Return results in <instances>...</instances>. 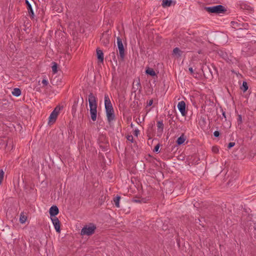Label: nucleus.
Returning <instances> with one entry per match:
<instances>
[{"mask_svg": "<svg viewBox=\"0 0 256 256\" xmlns=\"http://www.w3.org/2000/svg\"><path fill=\"white\" fill-rule=\"evenodd\" d=\"M152 103H153V100H151L149 101L148 103V106H150L151 105H152Z\"/></svg>", "mask_w": 256, "mask_h": 256, "instance_id": "c9c22d12", "label": "nucleus"}, {"mask_svg": "<svg viewBox=\"0 0 256 256\" xmlns=\"http://www.w3.org/2000/svg\"><path fill=\"white\" fill-rule=\"evenodd\" d=\"M186 140V136L182 134L177 140L176 142L178 145L182 144Z\"/></svg>", "mask_w": 256, "mask_h": 256, "instance_id": "ddd939ff", "label": "nucleus"}, {"mask_svg": "<svg viewBox=\"0 0 256 256\" xmlns=\"http://www.w3.org/2000/svg\"><path fill=\"white\" fill-rule=\"evenodd\" d=\"M88 102L91 118L93 121H95L97 116V104L96 98L92 93L88 95Z\"/></svg>", "mask_w": 256, "mask_h": 256, "instance_id": "f257e3e1", "label": "nucleus"}, {"mask_svg": "<svg viewBox=\"0 0 256 256\" xmlns=\"http://www.w3.org/2000/svg\"><path fill=\"white\" fill-rule=\"evenodd\" d=\"M235 145V143L232 142H230L228 145V148H231L233 147Z\"/></svg>", "mask_w": 256, "mask_h": 256, "instance_id": "7c9ffc66", "label": "nucleus"}, {"mask_svg": "<svg viewBox=\"0 0 256 256\" xmlns=\"http://www.w3.org/2000/svg\"><path fill=\"white\" fill-rule=\"evenodd\" d=\"M120 196H117L114 199V204L117 208H120Z\"/></svg>", "mask_w": 256, "mask_h": 256, "instance_id": "412c9836", "label": "nucleus"}, {"mask_svg": "<svg viewBox=\"0 0 256 256\" xmlns=\"http://www.w3.org/2000/svg\"><path fill=\"white\" fill-rule=\"evenodd\" d=\"M26 4L28 6V8L29 13L31 14L33 18L34 16V13L33 10L32 9V6L30 4L28 0H26Z\"/></svg>", "mask_w": 256, "mask_h": 256, "instance_id": "2eb2a0df", "label": "nucleus"}, {"mask_svg": "<svg viewBox=\"0 0 256 256\" xmlns=\"http://www.w3.org/2000/svg\"><path fill=\"white\" fill-rule=\"evenodd\" d=\"M172 3V0H162V6L163 7L170 6Z\"/></svg>", "mask_w": 256, "mask_h": 256, "instance_id": "6ab92c4d", "label": "nucleus"}, {"mask_svg": "<svg viewBox=\"0 0 256 256\" xmlns=\"http://www.w3.org/2000/svg\"><path fill=\"white\" fill-rule=\"evenodd\" d=\"M158 126L160 127L161 126H162V122H158Z\"/></svg>", "mask_w": 256, "mask_h": 256, "instance_id": "4c0bfd02", "label": "nucleus"}, {"mask_svg": "<svg viewBox=\"0 0 256 256\" xmlns=\"http://www.w3.org/2000/svg\"><path fill=\"white\" fill-rule=\"evenodd\" d=\"M12 94L16 96H18L21 94V90L18 88H14L12 92Z\"/></svg>", "mask_w": 256, "mask_h": 256, "instance_id": "f3484780", "label": "nucleus"}, {"mask_svg": "<svg viewBox=\"0 0 256 256\" xmlns=\"http://www.w3.org/2000/svg\"><path fill=\"white\" fill-rule=\"evenodd\" d=\"M110 35L108 32L103 34L100 39L102 43L105 46H107L109 44Z\"/></svg>", "mask_w": 256, "mask_h": 256, "instance_id": "423d86ee", "label": "nucleus"}, {"mask_svg": "<svg viewBox=\"0 0 256 256\" xmlns=\"http://www.w3.org/2000/svg\"><path fill=\"white\" fill-rule=\"evenodd\" d=\"M248 89V84L246 82H243L242 86V90H243L244 92H246Z\"/></svg>", "mask_w": 256, "mask_h": 256, "instance_id": "aec40b11", "label": "nucleus"}, {"mask_svg": "<svg viewBox=\"0 0 256 256\" xmlns=\"http://www.w3.org/2000/svg\"><path fill=\"white\" fill-rule=\"evenodd\" d=\"M61 110V108L59 106H56L54 110L50 114L49 118L48 124L50 125L53 124L56 120Z\"/></svg>", "mask_w": 256, "mask_h": 256, "instance_id": "7ed1b4c3", "label": "nucleus"}, {"mask_svg": "<svg viewBox=\"0 0 256 256\" xmlns=\"http://www.w3.org/2000/svg\"><path fill=\"white\" fill-rule=\"evenodd\" d=\"M178 108L182 114L184 116L186 114V104L184 101H181L178 104Z\"/></svg>", "mask_w": 256, "mask_h": 256, "instance_id": "6e6552de", "label": "nucleus"}, {"mask_svg": "<svg viewBox=\"0 0 256 256\" xmlns=\"http://www.w3.org/2000/svg\"><path fill=\"white\" fill-rule=\"evenodd\" d=\"M116 42L120 52V57L122 60H123L124 57V48L123 44L122 42V40L120 37L117 38Z\"/></svg>", "mask_w": 256, "mask_h": 256, "instance_id": "39448f33", "label": "nucleus"}, {"mask_svg": "<svg viewBox=\"0 0 256 256\" xmlns=\"http://www.w3.org/2000/svg\"><path fill=\"white\" fill-rule=\"evenodd\" d=\"M222 116L224 117V118L225 119H226V116L225 112H224L222 110Z\"/></svg>", "mask_w": 256, "mask_h": 256, "instance_id": "e433bc0d", "label": "nucleus"}, {"mask_svg": "<svg viewBox=\"0 0 256 256\" xmlns=\"http://www.w3.org/2000/svg\"><path fill=\"white\" fill-rule=\"evenodd\" d=\"M214 136L216 137H218L220 135V132H219L218 131H215L214 132Z\"/></svg>", "mask_w": 256, "mask_h": 256, "instance_id": "2f4dec72", "label": "nucleus"}, {"mask_svg": "<svg viewBox=\"0 0 256 256\" xmlns=\"http://www.w3.org/2000/svg\"><path fill=\"white\" fill-rule=\"evenodd\" d=\"M96 56L98 60L102 62L104 61V54L102 50L99 49L96 50Z\"/></svg>", "mask_w": 256, "mask_h": 256, "instance_id": "9b49d317", "label": "nucleus"}, {"mask_svg": "<svg viewBox=\"0 0 256 256\" xmlns=\"http://www.w3.org/2000/svg\"><path fill=\"white\" fill-rule=\"evenodd\" d=\"M106 116L108 118V120L109 122L113 120L114 118V110L110 112H106Z\"/></svg>", "mask_w": 256, "mask_h": 256, "instance_id": "f8f14e48", "label": "nucleus"}, {"mask_svg": "<svg viewBox=\"0 0 256 256\" xmlns=\"http://www.w3.org/2000/svg\"><path fill=\"white\" fill-rule=\"evenodd\" d=\"M52 71L54 74H56L58 72V65L56 63L53 62L52 63Z\"/></svg>", "mask_w": 256, "mask_h": 256, "instance_id": "5701e85b", "label": "nucleus"}, {"mask_svg": "<svg viewBox=\"0 0 256 256\" xmlns=\"http://www.w3.org/2000/svg\"><path fill=\"white\" fill-rule=\"evenodd\" d=\"M111 104L110 100L108 94L104 95V105Z\"/></svg>", "mask_w": 256, "mask_h": 256, "instance_id": "4be33fe9", "label": "nucleus"}, {"mask_svg": "<svg viewBox=\"0 0 256 256\" xmlns=\"http://www.w3.org/2000/svg\"><path fill=\"white\" fill-rule=\"evenodd\" d=\"M50 214L51 218L55 217L58 213V208L56 206H52L50 208Z\"/></svg>", "mask_w": 256, "mask_h": 256, "instance_id": "1a4fd4ad", "label": "nucleus"}, {"mask_svg": "<svg viewBox=\"0 0 256 256\" xmlns=\"http://www.w3.org/2000/svg\"><path fill=\"white\" fill-rule=\"evenodd\" d=\"M50 218L56 230L58 232H60V222L58 219L56 217Z\"/></svg>", "mask_w": 256, "mask_h": 256, "instance_id": "0eeeda50", "label": "nucleus"}, {"mask_svg": "<svg viewBox=\"0 0 256 256\" xmlns=\"http://www.w3.org/2000/svg\"><path fill=\"white\" fill-rule=\"evenodd\" d=\"M42 84L44 86H48V82L47 81V80H46V79H44L42 80Z\"/></svg>", "mask_w": 256, "mask_h": 256, "instance_id": "c756f323", "label": "nucleus"}, {"mask_svg": "<svg viewBox=\"0 0 256 256\" xmlns=\"http://www.w3.org/2000/svg\"><path fill=\"white\" fill-rule=\"evenodd\" d=\"M134 134L136 136H138L139 134V130H135Z\"/></svg>", "mask_w": 256, "mask_h": 256, "instance_id": "f704fd0d", "label": "nucleus"}, {"mask_svg": "<svg viewBox=\"0 0 256 256\" xmlns=\"http://www.w3.org/2000/svg\"><path fill=\"white\" fill-rule=\"evenodd\" d=\"M77 107H78V104L76 102H75L72 108V114L74 115L76 113Z\"/></svg>", "mask_w": 256, "mask_h": 256, "instance_id": "393cba45", "label": "nucleus"}, {"mask_svg": "<svg viewBox=\"0 0 256 256\" xmlns=\"http://www.w3.org/2000/svg\"><path fill=\"white\" fill-rule=\"evenodd\" d=\"M242 116L240 114L238 115V126H241L242 124Z\"/></svg>", "mask_w": 256, "mask_h": 256, "instance_id": "a878e982", "label": "nucleus"}, {"mask_svg": "<svg viewBox=\"0 0 256 256\" xmlns=\"http://www.w3.org/2000/svg\"><path fill=\"white\" fill-rule=\"evenodd\" d=\"M189 71L190 72V74L192 75H194V71L193 70V68H189Z\"/></svg>", "mask_w": 256, "mask_h": 256, "instance_id": "72a5a7b5", "label": "nucleus"}, {"mask_svg": "<svg viewBox=\"0 0 256 256\" xmlns=\"http://www.w3.org/2000/svg\"><path fill=\"white\" fill-rule=\"evenodd\" d=\"M160 147V144H158L154 148V152H159V148Z\"/></svg>", "mask_w": 256, "mask_h": 256, "instance_id": "cd10ccee", "label": "nucleus"}, {"mask_svg": "<svg viewBox=\"0 0 256 256\" xmlns=\"http://www.w3.org/2000/svg\"><path fill=\"white\" fill-rule=\"evenodd\" d=\"M4 172L2 170H0V185L2 184V182L4 179Z\"/></svg>", "mask_w": 256, "mask_h": 256, "instance_id": "bb28decb", "label": "nucleus"}, {"mask_svg": "<svg viewBox=\"0 0 256 256\" xmlns=\"http://www.w3.org/2000/svg\"><path fill=\"white\" fill-rule=\"evenodd\" d=\"M212 151L214 152H218V149L217 147H214L212 148Z\"/></svg>", "mask_w": 256, "mask_h": 256, "instance_id": "473e14b6", "label": "nucleus"}, {"mask_svg": "<svg viewBox=\"0 0 256 256\" xmlns=\"http://www.w3.org/2000/svg\"><path fill=\"white\" fill-rule=\"evenodd\" d=\"M27 220V216L24 213H21L20 218V222L21 224H24Z\"/></svg>", "mask_w": 256, "mask_h": 256, "instance_id": "a211bd4d", "label": "nucleus"}, {"mask_svg": "<svg viewBox=\"0 0 256 256\" xmlns=\"http://www.w3.org/2000/svg\"><path fill=\"white\" fill-rule=\"evenodd\" d=\"M207 11L210 13L220 14L225 10L224 7L222 5H217L206 8Z\"/></svg>", "mask_w": 256, "mask_h": 256, "instance_id": "20e7f679", "label": "nucleus"}, {"mask_svg": "<svg viewBox=\"0 0 256 256\" xmlns=\"http://www.w3.org/2000/svg\"><path fill=\"white\" fill-rule=\"evenodd\" d=\"M133 89L136 92V90L140 91L141 86L140 79H138L134 81L133 82Z\"/></svg>", "mask_w": 256, "mask_h": 256, "instance_id": "9d476101", "label": "nucleus"}, {"mask_svg": "<svg viewBox=\"0 0 256 256\" xmlns=\"http://www.w3.org/2000/svg\"><path fill=\"white\" fill-rule=\"evenodd\" d=\"M96 230V226L93 224H90L84 226L82 228L80 232V234L82 236H91L94 234Z\"/></svg>", "mask_w": 256, "mask_h": 256, "instance_id": "f03ea898", "label": "nucleus"}, {"mask_svg": "<svg viewBox=\"0 0 256 256\" xmlns=\"http://www.w3.org/2000/svg\"><path fill=\"white\" fill-rule=\"evenodd\" d=\"M172 54L174 56L178 58L181 56V51L178 48H176L173 50Z\"/></svg>", "mask_w": 256, "mask_h": 256, "instance_id": "4468645a", "label": "nucleus"}, {"mask_svg": "<svg viewBox=\"0 0 256 256\" xmlns=\"http://www.w3.org/2000/svg\"><path fill=\"white\" fill-rule=\"evenodd\" d=\"M105 108L106 112L114 110L112 104H110L105 105Z\"/></svg>", "mask_w": 256, "mask_h": 256, "instance_id": "b1692460", "label": "nucleus"}, {"mask_svg": "<svg viewBox=\"0 0 256 256\" xmlns=\"http://www.w3.org/2000/svg\"><path fill=\"white\" fill-rule=\"evenodd\" d=\"M127 140L130 142H133V136H127Z\"/></svg>", "mask_w": 256, "mask_h": 256, "instance_id": "c85d7f7f", "label": "nucleus"}, {"mask_svg": "<svg viewBox=\"0 0 256 256\" xmlns=\"http://www.w3.org/2000/svg\"><path fill=\"white\" fill-rule=\"evenodd\" d=\"M146 73L148 75H150L151 76H156V73L153 70L152 68H148L146 70Z\"/></svg>", "mask_w": 256, "mask_h": 256, "instance_id": "dca6fc26", "label": "nucleus"}]
</instances>
